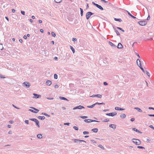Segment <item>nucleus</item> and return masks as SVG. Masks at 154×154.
Listing matches in <instances>:
<instances>
[{
	"label": "nucleus",
	"mask_w": 154,
	"mask_h": 154,
	"mask_svg": "<svg viewBox=\"0 0 154 154\" xmlns=\"http://www.w3.org/2000/svg\"><path fill=\"white\" fill-rule=\"evenodd\" d=\"M109 127L115 129L116 128V126L115 125L112 124L109 125Z\"/></svg>",
	"instance_id": "obj_12"
},
{
	"label": "nucleus",
	"mask_w": 154,
	"mask_h": 154,
	"mask_svg": "<svg viewBox=\"0 0 154 154\" xmlns=\"http://www.w3.org/2000/svg\"><path fill=\"white\" fill-rule=\"evenodd\" d=\"M147 22L145 20L137 22L141 26H145Z\"/></svg>",
	"instance_id": "obj_5"
},
{
	"label": "nucleus",
	"mask_w": 154,
	"mask_h": 154,
	"mask_svg": "<svg viewBox=\"0 0 154 154\" xmlns=\"http://www.w3.org/2000/svg\"><path fill=\"white\" fill-rule=\"evenodd\" d=\"M103 84L105 85H108V83L106 82H103Z\"/></svg>",
	"instance_id": "obj_60"
},
{
	"label": "nucleus",
	"mask_w": 154,
	"mask_h": 154,
	"mask_svg": "<svg viewBox=\"0 0 154 154\" xmlns=\"http://www.w3.org/2000/svg\"><path fill=\"white\" fill-rule=\"evenodd\" d=\"M117 47L119 49H121L123 48V46L120 43H118Z\"/></svg>",
	"instance_id": "obj_14"
},
{
	"label": "nucleus",
	"mask_w": 154,
	"mask_h": 154,
	"mask_svg": "<svg viewBox=\"0 0 154 154\" xmlns=\"http://www.w3.org/2000/svg\"><path fill=\"white\" fill-rule=\"evenodd\" d=\"M98 146L100 148H101L102 149H104V148L103 146L101 145H99Z\"/></svg>",
	"instance_id": "obj_41"
},
{
	"label": "nucleus",
	"mask_w": 154,
	"mask_h": 154,
	"mask_svg": "<svg viewBox=\"0 0 154 154\" xmlns=\"http://www.w3.org/2000/svg\"><path fill=\"white\" fill-rule=\"evenodd\" d=\"M120 117L124 119L126 117V115L125 114H122L120 115Z\"/></svg>",
	"instance_id": "obj_27"
},
{
	"label": "nucleus",
	"mask_w": 154,
	"mask_h": 154,
	"mask_svg": "<svg viewBox=\"0 0 154 154\" xmlns=\"http://www.w3.org/2000/svg\"><path fill=\"white\" fill-rule=\"evenodd\" d=\"M134 120H135V119L134 118H131L130 119V120L131 122H134Z\"/></svg>",
	"instance_id": "obj_61"
},
{
	"label": "nucleus",
	"mask_w": 154,
	"mask_h": 154,
	"mask_svg": "<svg viewBox=\"0 0 154 154\" xmlns=\"http://www.w3.org/2000/svg\"><path fill=\"white\" fill-rule=\"evenodd\" d=\"M137 65L139 66L140 68L141 69V70L143 72L145 73V71L141 66V64L140 61L138 59L137 60Z\"/></svg>",
	"instance_id": "obj_1"
},
{
	"label": "nucleus",
	"mask_w": 154,
	"mask_h": 154,
	"mask_svg": "<svg viewBox=\"0 0 154 154\" xmlns=\"http://www.w3.org/2000/svg\"><path fill=\"white\" fill-rule=\"evenodd\" d=\"M59 98L60 99L62 100H66L67 101H69V100L66 98L63 97H60Z\"/></svg>",
	"instance_id": "obj_20"
},
{
	"label": "nucleus",
	"mask_w": 154,
	"mask_h": 154,
	"mask_svg": "<svg viewBox=\"0 0 154 154\" xmlns=\"http://www.w3.org/2000/svg\"><path fill=\"white\" fill-rule=\"evenodd\" d=\"M83 133L84 135L88 134H89V132L88 131H84L83 132Z\"/></svg>",
	"instance_id": "obj_36"
},
{
	"label": "nucleus",
	"mask_w": 154,
	"mask_h": 154,
	"mask_svg": "<svg viewBox=\"0 0 154 154\" xmlns=\"http://www.w3.org/2000/svg\"><path fill=\"white\" fill-rule=\"evenodd\" d=\"M137 148L138 149H145V148L143 146H138L137 147Z\"/></svg>",
	"instance_id": "obj_38"
},
{
	"label": "nucleus",
	"mask_w": 154,
	"mask_h": 154,
	"mask_svg": "<svg viewBox=\"0 0 154 154\" xmlns=\"http://www.w3.org/2000/svg\"><path fill=\"white\" fill-rule=\"evenodd\" d=\"M109 45L112 47L114 48H116V46L112 42H109Z\"/></svg>",
	"instance_id": "obj_16"
},
{
	"label": "nucleus",
	"mask_w": 154,
	"mask_h": 154,
	"mask_svg": "<svg viewBox=\"0 0 154 154\" xmlns=\"http://www.w3.org/2000/svg\"><path fill=\"white\" fill-rule=\"evenodd\" d=\"M0 78H2V79H4V78H5V77H4L3 75L0 74Z\"/></svg>",
	"instance_id": "obj_53"
},
{
	"label": "nucleus",
	"mask_w": 154,
	"mask_h": 154,
	"mask_svg": "<svg viewBox=\"0 0 154 154\" xmlns=\"http://www.w3.org/2000/svg\"><path fill=\"white\" fill-rule=\"evenodd\" d=\"M52 35L54 37H55L56 36V34L53 32H51Z\"/></svg>",
	"instance_id": "obj_43"
},
{
	"label": "nucleus",
	"mask_w": 154,
	"mask_h": 154,
	"mask_svg": "<svg viewBox=\"0 0 154 154\" xmlns=\"http://www.w3.org/2000/svg\"><path fill=\"white\" fill-rule=\"evenodd\" d=\"M30 108H32V109H34V110L37 111L38 112H39V109H36V108H35L34 107H30Z\"/></svg>",
	"instance_id": "obj_34"
},
{
	"label": "nucleus",
	"mask_w": 154,
	"mask_h": 154,
	"mask_svg": "<svg viewBox=\"0 0 154 154\" xmlns=\"http://www.w3.org/2000/svg\"><path fill=\"white\" fill-rule=\"evenodd\" d=\"M91 141L94 143H96V141L94 140H91Z\"/></svg>",
	"instance_id": "obj_63"
},
{
	"label": "nucleus",
	"mask_w": 154,
	"mask_h": 154,
	"mask_svg": "<svg viewBox=\"0 0 154 154\" xmlns=\"http://www.w3.org/2000/svg\"><path fill=\"white\" fill-rule=\"evenodd\" d=\"M85 108V107H84V106H82V105H79L78 106H76V107H74L73 108V110H75V109H84Z\"/></svg>",
	"instance_id": "obj_9"
},
{
	"label": "nucleus",
	"mask_w": 154,
	"mask_h": 154,
	"mask_svg": "<svg viewBox=\"0 0 154 154\" xmlns=\"http://www.w3.org/2000/svg\"><path fill=\"white\" fill-rule=\"evenodd\" d=\"M80 117L82 119H86L88 118V116H81Z\"/></svg>",
	"instance_id": "obj_32"
},
{
	"label": "nucleus",
	"mask_w": 154,
	"mask_h": 154,
	"mask_svg": "<svg viewBox=\"0 0 154 154\" xmlns=\"http://www.w3.org/2000/svg\"><path fill=\"white\" fill-rule=\"evenodd\" d=\"M72 140H73L75 143H81L82 142H85V143L86 142V141H85L84 140H80V139H73Z\"/></svg>",
	"instance_id": "obj_4"
},
{
	"label": "nucleus",
	"mask_w": 154,
	"mask_h": 154,
	"mask_svg": "<svg viewBox=\"0 0 154 154\" xmlns=\"http://www.w3.org/2000/svg\"><path fill=\"white\" fill-rule=\"evenodd\" d=\"M115 110H125V109L123 108H122L119 107H115Z\"/></svg>",
	"instance_id": "obj_15"
},
{
	"label": "nucleus",
	"mask_w": 154,
	"mask_h": 154,
	"mask_svg": "<svg viewBox=\"0 0 154 154\" xmlns=\"http://www.w3.org/2000/svg\"><path fill=\"white\" fill-rule=\"evenodd\" d=\"M24 122L26 124H28L29 123V121L28 120H26Z\"/></svg>",
	"instance_id": "obj_50"
},
{
	"label": "nucleus",
	"mask_w": 154,
	"mask_h": 154,
	"mask_svg": "<svg viewBox=\"0 0 154 154\" xmlns=\"http://www.w3.org/2000/svg\"><path fill=\"white\" fill-rule=\"evenodd\" d=\"M114 20L116 21H119V22H121L122 20L121 19L114 18Z\"/></svg>",
	"instance_id": "obj_26"
},
{
	"label": "nucleus",
	"mask_w": 154,
	"mask_h": 154,
	"mask_svg": "<svg viewBox=\"0 0 154 154\" xmlns=\"http://www.w3.org/2000/svg\"><path fill=\"white\" fill-rule=\"evenodd\" d=\"M150 19V16L149 15L148 17L146 19V20H149Z\"/></svg>",
	"instance_id": "obj_57"
},
{
	"label": "nucleus",
	"mask_w": 154,
	"mask_h": 154,
	"mask_svg": "<svg viewBox=\"0 0 154 154\" xmlns=\"http://www.w3.org/2000/svg\"><path fill=\"white\" fill-rule=\"evenodd\" d=\"M91 121H92V122H100L99 121H97L96 120H92H92H91Z\"/></svg>",
	"instance_id": "obj_46"
},
{
	"label": "nucleus",
	"mask_w": 154,
	"mask_h": 154,
	"mask_svg": "<svg viewBox=\"0 0 154 154\" xmlns=\"http://www.w3.org/2000/svg\"><path fill=\"white\" fill-rule=\"evenodd\" d=\"M55 2L57 3H59L62 2V0H54Z\"/></svg>",
	"instance_id": "obj_37"
},
{
	"label": "nucleus",
	"mask_w": 154,
	"mask_h": 154,
	"mask_svg": "<svg viewBox=\"0 0 154 154\" xmlns=\"http://www.w3.org/2000/svg\"><path fill=\"white\" fill-rule=\"evenodd\" d=\"M28 110L29 111H30L33 113H37V112L35 111L34 110H32V109H29Z\"/></svg>",
	"instance_id": "obj_33"
},
{
	"label": "nucleus",
	"mask_w": 154,
	"mask_h": 154,
	"mask_svg": "<svg viewBox=\"0 0 154 154\" xmlns=\"http://www.w3.org/2000/svg\"><path fill=\"white\" fill-rule=\"evenodd\" d=\"M54 87L55 88H58L59 87V86L57 85L56 84L54 85Z\"/></svg>",
	"instance_id": "obj_51"
},
{
	"label": "nucleus",
	"mask_w": 154,
	"mask_h": 154,
	"mask_svg": "<svg viewBox=\"0 0 154 154\" xmlns=\"http://www.w3.org/2000/svg\"><path fill=\"white\" fill-rule=\"evenodd\" d=\"M91 120H92V119H85L84 120V121L86 123H90L92 122V121H91Z\"/></svg>",
	"instance_id": "obj_18"
},
{
	"label": "nucleus",
	"mask_w": 154,
	"mask_h": 154,
	"mask_svg": "<svg viewBox=\"0 0 154 154\" xmlns=\"http://www.w3.org/2000/svg\"><path fill=\"white\" fill-rule=\"evenodd\" d=\"M80 14L81 16H82L83 15V9L80 8Z\"/></svg>",
	"instance_id": "obj_28"
},
{
	"label": "nucleus",
	"mask_w": 154,
	"mask_h": 154,
	"mask_svg": "<svg viewBox=\"0 0 154 154\" xmlns=\"http://www.w3.org/2000/svg\"><path fill=\"white\" fill-rule=\"evenodd\" d=\"M92 4L94 5L97 8H99V9H100V10H103V8L101 6H100V5H99L95 3L94 2H92Z\"/></svg>",
	"instance_id": "obj_7"
},
{
	"label": "nucleus",
	"mask_w": 154,
	"mask_h": 154,
	"mask_svg": "<svg viewBox=\"0 0 154 154\" xmlns=\"http://www.w3.org/2000/svg\"><path fill=\"white\" fill-rule=\"evenodd\" d=\"M70 49L71 50L73 53H74L75 52V49L71 46H70Z\"/></svg>",
	"instance_id": "obj_24"
},
{
	"label": "nucleus",
	"mask_w": 154,
	"mask_h": 154,
	"mask_svg": "<svg viewBox=\"0 0 154 154\" xmlns=\"http://www.w3.org/2000/svg\"><path fill=\"white\" fill-rule=\"evenodd\" d=\"M95 97H97L99 98H101L102 97V95L100 94H97L95 95Z\"/></svg>",
	"instance_id": "obj_31"
},
{
	"label": "nucleus",
	"mask_w": 154,
	"mask_h": 154,
	"mask_svg": "<svg viewBox=\"0 0 154 154\" xmlns=\"http://www.w3.org/2000/svg\"><path fill=\"white\" fill-rule=\"evenodd\" d=\"M52 83L51 82L50 80H47L46 82V84L47 85L50 86Z\"/></svg>",
	"instance_id": "obj_17"
},
{
	"label": "nucleus",
	"mask_w": 154,
	"mask_h": 154,
	"mask_svg": "<svg viewBox=\"0 0 154 154\" xmlns=\"http://www.w3.org/2000/svg\"><path fill=\"white\" fill-rule=\"evenodd\" d=\"M29 120L35 122L36 126L38 128L40 127L39 122L37 119L35 118H31L29 119Z\"/></svg>",
	"instance_id": "obj_2"
},
{
	"label": "nucleus",
	"mask_w": 154,
	"mask_h": 154,
	"mask_svg": "<svg viewBox=\"0 0 154 154\" xmlns=\"http://www.w3.org/2000/svg\"><path fill=\"white\" fill-rule=\"evenodd\" d=\"M57 78H58V76H57V75L56 74H55L54 75V78L55 79H57Z\"/></svg>",
	"instance_id": "obj_39"
},
{
	"label": "nucleus",
	"mask_w": 154,
	"mask_h": 154,
	"mask_svg": "<svg viewBox=\"0 0 154 154\" xmlns=\"http://www.w3.org/2000/svg\"><path fill=\"white\" fill-rule=\"evenodd\" d=\"M127 12L128 14L129 15L130 17H132V18H133V19H137L136 17L134 16H133V15H132L129 12H128V11H126ZM137 19L138 20H140L139 19H138L137 18Z\"/></svg>",
	"instance_id": "obj_11"
},
{
	"label": "nucleus",
	"mask_w": 154,
	"mask_h": 154,
	"mask_svg": "<svg viewBox=\"0 0 154 154\" xmlns=\"http://www.w3.org/2000/svg\"><path fill=\"white\" fill-rule=\"evenodd\" d=\"M101 1L105 3H107L108 2L107 1H106L105 0H100Z\"/></svg>",
	"instance_id": "obj_56"
},
{
	"label": "nucleus",
	"mask_w": 154,
	"mask_h": 154,
	"mask_svg": "<svg viewBox=\"0 0 154 154\" xmlns=\"http://www.w3.org/2000/svg\"><path fill=\"white\" fill-rule=\"evenodd\" d=\"M37 118L41 120H43L45 119V117L44 116H38L37 117Z\"/></svg>",
	"instance_id": "obj_19"
},
{
	"label": "nucleus",
	"mask_w": 154,
	"mask_h": 154,
	"mask_svg": "<svg viewBox=\"0 0 154 154\" xmlns=\"http://www.w3.org/2000/svg\"><path fill=\"white\" fill-rule=\"evenodd\" d=\"M132 130L133 131H135L136 132H137L139 133H142V132L138 130H137V129L135 128H133Z\"/></svg>",
	"instance_id": "obj_21"
},
{
	"label": "nucleus",
	"mask_w": 154,
	"mask_h": 154,
	"mask_svg": "<svg viewBox=\"0 0 154 154\" xmlns=\"http://www.w3.org/2000/svg\"><path fill=\"white\" fill-rule=\"evenodd\" d=\"M117 113L116 112H113L110 113L109 116L113 117V116L116 115H117Z\"/></svg>",
	"instance_id": "obj_13"
},
{
	"label": "nucleus",
	"mask_w": 154,
	"mask_h": 154,
	"mask_svg": "<svg viewBox=\"0 0 154 154\" xmlns=\"http://www.w3.org/2000/svg\"><path fill=\"white\" fill-rule=\"evenodd\" d=\"M69 124H70V123H68V122L65 123L64 124V125H69Z\"/></svg>",
	"instance_id": "obj_52"
},
{
	"label": "nucleus",
	"mask_w": 154,
	"mask_h": 154,
	"mask_svg": "<svg viewBox=\"0 0 154 154\" xmlns=\"http://www.w3.org/2000/svg\"><path fill=\"white\" fill-rule=\"evenodd\" d=\"M9 122L10 124H12L14 123V121L12 120H10L9 121Z\"/></svg>",
	"instance_id": "obj_62"
},
{
	"label": "nucleus",
	"mask_w": 154,
	"mask_h": 154,
	"mask_svg": "<svg viewBox=\"0 0 154 154\" xmlns=\"http://www.w3.org/2000/svg\"><path fill=\"white\" fill-rule=\"evenodd\" d=\"M75 130L77 131L79 130V128L76 126H73V128Z\"/></svg>",
	"instance_id": "obj_42"
},
{
	"label": "nucleus",
	"mask_w": 154,
	"mask_h": 154,
	"mask_svg": "<svg viewBox=\"0 0 154 154\" xmlns=\"http://www.w3.org/2000/svg\"><path fill=\"white\" fill-rule=\"evenodd\" d=\"M37 137L38 139H41L42 137V135L41 134H38L37 135Z\"/></svg>",
	"instance_id": "obj_23"
},
{
	"label": "nucleus",
	"mask_w": 154,
	"mask_h": 154,
	"mask_svg": "<svg viewBox=\"0 0 154 154\" xmlns=\"http://www.w3.org/2000/svg\"><path fill=\"white\" fill-rule=\"evenodd\" d=\"M23 86L26 87L27 88H28L30 86V84L29 82H25L23 83Z\"/></svg>",
	"instance_id": "obj_8"
},
{
	"label": "nucleus",
	"mask_w": 154,
	"mask_h": 154,
	"mask_svg": "<svg viewBox=\"0 0 154 154\" xmlns=\"http://www.w3.org/2000/svg\"><path fill=\"white\" fill-rule=\"evenodd\" d=\"M41 115H45L46 116L48 117H49L50 116V115L47 114L45 112H42L41 114Z\"/></svg>",
	"instance_id": "obj_29"
},
{
	"label": "nucleus",
	"mask_w": 154,
	"mask_h": 154,
	"mask_svg": "<svg viewBox=\"0 0 154 154\" xmlns=\"http://www.w3.org/2000/svg\"><path fill=\"white\" fill-rule=\"evenodd\" d=\"M91 131L95 133H97V132L98 129L97 128H94L92 129Z\"/></svg>",
	"instance_id": "obj_22"
},
{
	"label": "nucleus",
	"mask_w": 154,
	"mask_h": 154,
	"mask_svg": "<svg viewBox=\"0 0 154 154\" xmlns=\"http://www.w3.org/2000/svg\"><path fill=\"white\" fill-rule=\"evenodd\" d=\"M21 13L23 15H25V12L23 11H21Z\"/></svg>",
	"instance_id": "obj_49"
},
{
	"label": "nucleus",
	"mask_w": 154,
	"mask_h": 154,
	"mask_svg": "<svg viewBox=\"0 0 154 154\" xmlns=\"http://www.w3.org/2000/svg\"><path fill=\"white\" fill-rule=\"evenodd\" d=\"M134 109L137 110L139 112H142V110L138 107H135Z\"/></svg>",
	"instance_id": "obj_25"
},
{
	"label": "nucleus",
	"mask_w": 154,
	"mask_h": 154,
	"mask_svg": "<svg viewBox=\"0 0 154 154\" xmlns=\"http://www.w3.org/2000/svg\"><path fill=\"white\" fill-rule=\"evenodd\" d=\"M113 28H114L115 30V32H116L117 35L118 36L120 35V34L119 32L117 30H116V29L114 27H113Z\"/></svg>",
	"instance_id": "obj_30"
},
{
	"label": "nucleus",
	"mask_w": 154,
	"mask_h": 154,
	"mask_svg": "<svg viewBox=\"0 0 154 154\" xmlns=\"http://www.w3.org/2000/svg\"><path fill=\"white\" fill-rule=\"evenodd\" d=\"M148 116L150 117H154V114H148Z\"/></svg>",
	"instance_id": "obj_59"
},
{
	"label": "nucleus",
	"mask_w": 154,
	"mask_h": 154,
	"mask_svg": "<svg viewBox=\"0 0 154 154\" xmlns=\"http://www.w3.org/2000/svg\"><path fill=\"white\" fill-rule=\"evenodd\" d=\"M94 106H95V104H94L91 106H87V107L88 108H92L94 107Z\"/></svg>",
	"instance_id": "obj_35"
},
{
	"label": "nucleus",
	"mask_w": 154,
	"mask_h": 154,
	"mask_svg": "<svg viewBox=\"0 0 154 154\" xmlns=\"http://www.w3.org/2000/svg\"><path fill=\"white\" fill-rule=\"evenodd\" d=\"M33 95L34 96L33 97V98H39L41 97V96L39 94H36L33 93Z\"/></svg>",
	"instance_id": "obj_10"
},
{
	"label": "nucleus",
	"mask_w": 154,
	"mask_h": 154,
	"mask_svg": "<svg viewBox=\"0 0 154 154\" xmlns=\"http://www.w3.org/2000/svg\"><path fill=\"white\" fill-rule=\"evenodd\" d=\"M132 140V142L136 145H140L141 143V141L139 139L134 138Z\"/></svg>",
	"instance_id": "obj_3"
},
{
	"label": "nucleus",
	"mask_w": 154,
	"mask_h": 154,
	"mask_svg": "<svg viewBox=\"0 0 154 154\" xmlns=\"http://www.w3.org/2000/svg\"><path fill=\"white\" fill-rule=\"evenodd\" d=\"M149 127L152 128V129L154 130V127L152 125L149 126Z\"/></svg>",
	"instance_id": "obj_47"
},
{
	"label": "nucleus",
	"mask_w": 154,
	"mask_h": 154,
	"mask_svg": "<svg viewBox=\"0 0 154 154\" xmlns=\"http://www.w3.org/2000/svg\"><path fill=\"white\" fill-rule=\"evenodd\" d=\"M94 13H92L91 11L88 12L86 14V18L87 20H88L90 17L91 15H93Z\"/></svg>",
	"instance_id": "obj_6"
},
{
	"label": "nucleus",
	"mask_w": 154,
	"mask_h": 154,
	"mask_svg": "<svg viewBox=\"0 0 154 154\" xmlns=\"http://www.w3.org/2000/svg\"><path fill=\"white\" fill-rule=\"evenodd\" d=\"M23 38L24 39H26L27 38V36H26V35H24L23 37Z\"/></svg>",
	"instance_id": "obj_64"
},
{
	"label": "nucleus",
	"mask_w": 154,
	"mask_h": 154,
	"mask_svg": "<svg viewBox=\"0 0 154 154\" xmlns=\"http://www.w3.org/2000/svg\"><path fill=\"white\" fill-rule=\"evenodd\" d=\"M0 48L1 50H2L4 48L2 46V44H0Z\"/></svg>",
	"instance_id": "obj_40"
},
{
	"label": "nucleus",
	"mask_w": 154,
	"mask_h": 154,
	"mask_svg": "<svg viewBox=\"0 0 154 154\" xmlns=\"http://www.w3.org/2000/svg\"><path fill=\"white\" fill-rule=\"evenodd\" d=\"M72 41L73 42H75L77 41V39L76 38H72Z\"/></svg>",
	"instance_id": "obj_48"
},
{
	"label": "nucleus",
	"mask_w": 154,
	"mask_h": 154,
	"mask_svg": "<svg viewBox=\"0 0 154 154\" xmlns=\"http://www.w3.org/2000/svg\"><path fill=\"white\" fill-rule=\"evenodd\" d=\"M13 106L15 108H16V109H20V108H18V107H17L16 106H15L14 105V104H13Z\"/></svg>",
	"instance_id": "obj_54"
},
{
	"label": "nucleus",
	"mask_w": 154,
	"mask_h": 154,
	"mask_svg": "<svg viewBox=\"0 0 154 154\" xmlns=\"http://www.w3.org/2000/svg\"><path fill=\"white\" fill-rule=\"evenodd\" d=\"M47 99L48 100H53L54 99V98L53 97L50 98L49 97H47Z\"/></svg>",
	"instance_id": "obj_58"
},
{
	"label": "nucleus",
	"mask_w": 154,
	"mask_h": 154,
	"mask_svg": "<svg viewBox=\"0 0 154 154\" xmlns=\"http://www.w3.org/2000/svg\"><path fill=\"white\" fill-rule=\"evenodd\" d=\"M148 109H152L153 110H154V108L152 107H149L148 108Z\"/></svg>",
	"instance_id": "obj_55"
},
{
	"label": "nucleus",
	"mask_w": 154,
	"mask_h": 154,
	"mask_svg": "<svg viewBox=\"0 0 154 154\" xmlns=\"http://www.w3.org/2000/svg\"><path fill=\"white\" fill-rule=\"evenodd\" d=\"M145 72H146L147 75L149 77H150V75L149 72L147 71H146Z\"/></svg>",
	"instance_id": "obj_44"
},
{
	"label": "nucleus",
	"mask_w": 154,
	"mask_h": 154,
	"mask_svg": "<svg viewBox=\"0 0 154 154\" xmlns=\"http://www.w3.org/2000/svg\"><path fill=\"white\" fill-rule=\"evenodd\" d=\"M109 121V119H105L102 122H108Z\"/></svg>",
	"instance_id": "obj_45"
}]
</instances>
